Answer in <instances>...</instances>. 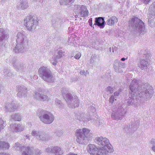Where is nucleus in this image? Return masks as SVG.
Masks as SVG:
<instances>
[{
  "label": "nucleus",
  "instance_id": "19",
  "mask_svg": "<svg viewBox=\"0 0 155 155\" xmlns=\"http://www.w3.org/2000/svg\"><path fill=\"white\" fill-rule=\"evenodd\" d=\"M113 89L111 87H107V90L108 91H109L110 93H112L113 92V91L112 90Z\"/></svg>",
  "mask_w": 155,
  "mask_h": 155
},
{
  "label": "nucleus",
  "instance_id": "34",
  "mask_svg": "<svg viewBox=\"0 0 155 155\" xmlns=\"http://www.w3.org/2000/svg\"><path fill=\"white\" fill-rule=\"evenodd\" d=\"M74 2V1H72V2H71V3H73Z\"/></svg>",
  "mask_w": 155,
  "mask_h": 155
},
{
  "label": "nucleus",
  "instance_id": "22",
  "mask_svg": "<svg viewBox=\"0 0 155 155\" xmlns=\"http://www.w3.org/2000/svg\"><path fill=\"white\" fill-rule=\"evenodd\" d=\"M132 86L131 85H130V90L132 91H133V89L132 88Z\"/></svg>",
  "mask_w": 155,
  "mask_h": 155
},
{
  "label": "nucleus",
  "instance_id": "25",
  "mask_svg": "<svg viewBox=\"0 0 155 155\" xmlns=\"http://www.w3.org/2000/svg\"><path fill=\"white\" fill-rule=\"evenodd\" d=\"M152 150L153 151L155 152V146H153L152 147Z\"/></svg>",
  "mask_w": 155,
  "mask_h": 155
},
{
  "label": "nucleus",
  "instance_id": "30",
  "mask_svg": "<svg viewBox=\"0 0 155 155\" xmlns=\"http://www.w3.org/2000/svg\"><path fill=\"white\" fill-rule=\"evenodd\" d=\"M0 128H1V127H2V129L3 128V127H2V126H1V125H0Z\"/></svg>",
  "mask_w": 155,
  "mask_h": 155
},
{
  "label": "nucleus",
  "instance_id": "27",
  "mask_svg": "<svg viewBox=\"0 0 155 155\" xmlns=\"http://www.w3.org/2000/svg\"><path fill=\"white\" fill-rule=\"evenodd\" d=\"M114 95L115 96V95L118 96L119 95V94H117V93L116 92H115L114 93Z\"/></svg>",
  "mask_w": 155,
  "mask_h": 155
},
{
  "label": "nucleus",
  "instance_id": "14",
  "mask_svg": "<svg viewBox=\"0 0 155 155\" xmlns=\"http://www.w3.org/2000/svg\"><path fill=\"white\" fill-rule=\"evenodd\" d=\"M136 20L137 21V20H138L139 21H140V24H143V25H144L143 23L142 22L141 20H140L139 19H138V18H137L134 17V18H133L132 19V21H133V22H134V21Z\"/></svg>",
  "mask_w": 155,
  "mask_h": 155
},
{
  "label": "nucleus",
  "instance_id": "21",
  "mask_svg": "<svg viewBox=\"0 0 155 155\" xmlns=\"http://www.w3.org/2000/svg\"><path fill=\"white\" fill-rule=\"evenodd\" d=\"M66 96V97H68V98L69 99H70L71 97V95H70L69 94H67Z\"/></svg>",
  "mask_w": 155,
  "mask_h": 155
},
{
  "label": "nucleus",
  "instance_id": "7",
  "mask_svg": "<svg viewBox=\"0 0 155 155\" xmlns=\"http://www.w3.org/2000/svg\"><path fill=\"white\" fill-rule=\"evenodd\" d=\"M95 23L94 25H97L100 28H104V19L102 17L96 18Z\"/></svg>",
  "mask_w": 155,
  "mask_h": 155
},
{
  "label": "nucleus",
  "instance_id": "24",
  "mask_svg": "<svg viewBox=\"0 0 155 155\" xmlns=\"http://www.w3.org/2000/svg\"><path fill=\"white\" fill-rule=\"evenodd\" d=\"M68 155H77V154H74L73 153H70Z\"/></svg>",
  "mask_w": 155,
  "mask_h": 155
},
{
  "label": "nucleus",
  "instance_id": "32",
  "mask_svg": "<svg viewBox=\"0 0 155 155\" xmlns=\"http://www.w3.org/2000/svg\"><path fill=\"white\" fill-rule=\"evenodd\" d=\"M76 106L78 107V104H77Z\"/></svg>",
  "mask_w": 155,
  "mask_h": 155
},
{
  "label": "nucleus",
  "instance_id": "8",
  "mask_svg": "<svg viewBox=\"0 0 155 155\" xmlns=\"http://www.w3.org/2000/svg\"><path fill=\"white\" fill-rule=\"evenodd\" d=\"M81 10L80 15L82 17L87 16L88 15V12L85 6L82 5L80 7Z\"/></svg>",
  "mask_w": 155,
  "mask_h": 155
},
{
  "label": "nucleus",
  "instance_id": "29",
  "mask_svg": "<svg viewBox=\"0 0 155 155\" xmlns=\"http://www.w3.org/2000/svg\"><path fill=\"white\" fill-rule=\"evenodd\" d=\"M3 153H0V155H3Z\"/></svg>",
  "mask_w": 155,
  "mask_h": 155
},
{
  "label": "nucleus",
  "instance_id": "36",
  "mask_svg": "<svg viewBox=\"0 0 155 155\" xmlns=\"http://www.w3.org/2000/svg\"><path fill=\"white\" fill-rule=\"evenodd\" d=\"M134 81V80L132 81V82Z\"/></svg>",
  "mask_w": 155,
  "mask_h": 155
},
{
  "label": "nucleus",
  "instance_id": "31",
  "mask_svg": "<svg viewBox=\"0 0 155 155\" xmlns=\"http://www.w3.org/2000/svg\"><path fill=\"white\" fill-rule=\"evenodd\" d=\"M141 26H142V27H140V28H143V26H142V25H141Z\"/></svg>",
  "mask_w": 155,
  "mask_h": 155
},
{
  "label": "nucleus",
  "instance_id": "1",
  "mask_svg": "<svg viewBox=\"0 0 155 155\" xmlns=\"http://www.w3.org/2000/svg\"><path fill=\"white\" fill-rule=\"evenodd\" d=\"M88 151L91 155H108L107 151L101 147L98 149L94 145L89 144L88 146Z\"/></svg>",
  "mask_w": 155,
  "mask_h": 155
},
{
  "label": "nucleus",
  "instance_id": "9",
  "mask_svg": "<svg viewBox=\"0 0 155 155\" xmlns=\"http://www.w3.org/2000/svg\"><path fill=\"white\" fill-rule=\"evenodd\" d=\"M117 19L116 17L112 16L107 21V23L108 25L111 26L117 23Z\"/></svg>",
  "mask_w": 155,
  "mask_h": 155
},
{
  "label": "nucleus",
  "instance_id": "12",
  "mask_svg": "<svg viewBox=\"0 0 155 155\" xmlns=\"http://www.w3.org/2000/svg\"><path fill=\"white\" fill-rule=\"evenodd\" d=\"M32 153L31 152L30 150L29 147H27L25 150L24 151L22 155H31Z\"/></svg>",
  "mask_w": 155,
  "mask_h": 155
},
{
  "label": "nucleus",
  "instance_id": "5",
  "mask_svg": "<svg viewBox=\"0 0 155 155\" xmlns=\"http://www.w3.org/2000/svg\"><path fill=\"white\" fill-rule=\"evenodd\" d=\"M40 119L44 123L46 124H50L53 121L54 117L50 112H48V114H45L43 117H40Z\"/></svg>",
  "mask_w": 155,
  "mask_h": 155
},
{
  "label": "nucleus",
  "instance_id": "33",
  "mask_svg": "<svg viewBox=\"0 0 155 155\" xmlns=\"http://www.w3.org/2000/svg\"><path fill=\"white\" fill-rule=\"evenodd\" d=\"M18 34H19H19H21V33H18Z\"/></svg>",
  "mask_w": 155,
  "mask_h": 155
},
{
  "label": "nucleus",
  "instance_id": "10",
  "mask_svg": "<svg viewBox=\"0 0 155 155\" xmlns=\"http://www.w3.org/2000/svg\"><path fill=\"white\" fill-rule=\"evenodd\" d=\"M9 144L5 142H0V148L4 149H7L9 148Z\"/></svg>",
  "mask_w": 155,
  "mask_h": 155
},
{
  "label": "nucleus",
  "instance_id": "15",
  "mask_svg": "<svg viewBox=\"0 0 155 155\" xmlns=\"http://www.w3.org/2000/svg\"><path fill=\"white\" fill-rule=\"evenodd\" d=\"M81 54L80 53H78L76 54L74 58L77 59H78L81 57Z\"/></svg>",
  "mask_w": 155,
  "mask_h": 155
},
{
  "label": "nucleus",
  "instance_id": "18",
  "mask_svg": "<svg viewBox=\"0 0 155 155\" xmlns=\"http://www.w3.org/2000/svg\"><path fill=\"white\" fill-rule=\"evenodd\" d=\"M114 97L112 96L110 98V102L113 103L114 100Z\"/></svg>",
  "mask_w": 155,
  "mask_h": 155
},
{
  "label": "nucleus",
  "instance_id": "20",
  "mask_svg": "<svg viewBox=\"0 0 155 155\" xmlns=\"http://www.w3.org/2000/svg\"><path fill=\"white\" fill-rule=\"evenodd\" d=\"M150 0H145L144 2L145 4H147Z\"/></svg>",
  "mask_w": 155,
  "mask_h": 155
},
{
  "label": "nucleus",
  "instance_id": "4",
  "mask_svg": "<svg viewBox=\"0 0 155 155\" xmlns=\"http://www.w3.org/2000/svg\"><path fill=\"white\" fill-rule=\"evenodd\" d=\"M90 132V130L86 128H84L83 129L82 132L81 129L77 130L76 133V136L77 137L78 139L77 141L79 143L81 141L85 140V135Z\"/></svg>",
  "mask_w": 155,
  "mask_h": 155
},
{
  "label": "nucleus",
  "instance_id": "23",
  "mask_svg": "<svg viewBox=\"0 0 155 155\" xmlns=\"http://www.w3.org/2000/svg\"><path fill=\"white\" fill-rule=\"evenodd\" d=\"M35 133H36V131H33L32 132V134L34 136L35 135Z\"/></svg>",
  "mask_w": 155,
  "mask_h": 155
},
{
  "label": "nucleus",
  "instance_id": "26",
  "mask_svg": "<svg viewBox=\"0 0 155 155\" xmlns=\"http://www.w3.org/2000/svg\"><path fill=\"white\" fill-rule=\"evenodd\" d=\"M126 59L124 58H122L121 59V61H124Z\"/></svg>",
  "mask_w": 155,
  "mask_h": 155
},
{
  "label": "nucleus",
  "instance_id": "2",
  "mask_svg": "<svg viewBox=\"0 0 155 155\" xmlns=\"http://www.w3.org/2000/svg\"><path fill=\"white\" fill-rule=\"evenodd\" d=\"M96 141L100 143L102 145H104L103 147L104 149L107 151V152H111L113 151L112 146L111 145L107 144L108 140L105 138H103L102 137H98L95 139Z\"/></svg>",
  "mask_w": 155,
  "mask_h": 155
},
{
  "label": "nucleus",
  "instance_id": "16",
  "mask_svg": "<svg viewBox=\"0 0 155 155\" xmlns=\"http://www.w3.org/2000/svg\"><path fill=\"white\" fill-rule=\"evenodd\" d=\"M41 99V100L43 101H45L47 99L48 97L46 96L43 95L42 96Z\"/></svg>",
  "mask_w": 155,
  "mask_h": 155
},
{
  "label": "nucleus",
  "instance_id": "17",
  "mask_svg": "<svg viewBox=\"0 0 155 155\" xmlns=\"http://www.w3.org/2000/svg\"><path fill=\"white\" fill-rule=\"evenodd\" d=\"M89 25L92 27V18H90L88 21Z\"/></svg>",
  "mask_w": 155,
  "mask_h": 155
},
{
  "label": "nucleus",
  "instance_id": "3",
  "mask_svg": "<svg viewBox=\"0 0 155 155\" xmlns=\"http://www.w3.org/2000/svg\"><path fill=\"white\" fill-rule=\"evenodd\" d=\"M40 75L44 79L48 82L50 81V80L52 78V75L49 73L48 71L47 70L46 68L44 67L40 68L38 71Z\"/></svg>",
  "mask_w": 155,
  "mask_h": 155
},
{
  "label": "nucleus",
  "instance_id": "35",
  "mask_svg": "<svg viewBox=\"0 0 155 155\" xmlns=\"http://www.w3.org/2000/svg\"><path fill=\"white\" fill-rule=\"evenodd\" d=\"M60 52L61 53H62V52H61L60 51H59V52Z\"/></svg>",
  "mask_w": 155,
  "mask_h": 155
},
{
  "label": "nucleus",
  "instance_id": "13",
  "mask_svg": "<svg viewBox=\"0 0 155 155\" xmlns=\"http://www.w3.org/2000/svg\"><path fill=\"white\" fill-rule=\"evenodd\" d=\"M13 117L14 118L15 120L16 121H19L21 120V118L20 117V116L18 115H15L14 116V117Z\"/></svg>",
  "mask_w": 155,
  "mask_h": 155
},
{
  "label": "nucleus",
  "instance_id": "6",
  "mask_svg": "<svg viewBox=\"0 0 155 155\" xmlns=\"http://www.w3.org/2000/svg\"><path fill=\"white\" fill-rule=\"evenodd\" d=\"M35 20L33 19L31 15L28 16L24 20L25 25L26 26L28 30H31L32 27L34 25Z\"/></svg>",
  "mask_w": 155,
  "mask_h": 155
},
{
  "label": "nucleus",
  "instance_id": "11",
  "mask_svg": "<svg viewBox=\"0 0 155 155\" xmlns=\"http://www.w3.org/2000/svg\"><path fill=\"white\" fill-rule=\"evenodd\" d=\"M53 152L55 153L56 155H60L62 154L61 148L58 147H54L53 148Z\"/></svg>",
  "mask_w": 155,
  "mask_h": 155
},
{
  "label": "nucleus",
  "instance_id": "28",
  "mask_svg": "<svg viewBox=\"0 0 155 155\" xmlns=\"http://www.w3.org/2000/svg\"><path fill=\"white\" fill-rule=\"evenodd\" d=\"M1 123H4V122L3 121H2V120H1Z\"/></svg>",
  "mask_w": 155,
  "mask_h": 155
}]
</instances>
